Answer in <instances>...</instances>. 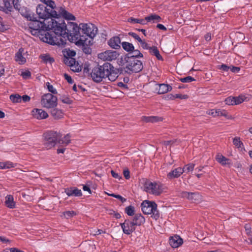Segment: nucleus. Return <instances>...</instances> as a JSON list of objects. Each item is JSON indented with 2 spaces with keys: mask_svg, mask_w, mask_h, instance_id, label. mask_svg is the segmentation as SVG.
Returning a JSON list of instances; mask_svg holds the SVG:
<instances>
[{
  "mask_svg": "<svg viewBox=\"0 0 252 252\" xmlns=\"http://www.w3.org/2000/svg\"><path fill=\"white\" fill-rule=\"evenodd\" d=\"M60 99L63 103L67 104H70L73 102V100L69 97L65 95H61Z\"/></svg>",
  "mask_w": 252,
  "mask_h": 252,
  "instance_id": "obj_40",
  "label": "nucleus"
},
{
  "mask_svg": "<svg viewBox=\"0 0 252 252\" xmlns=\"http://www.w3.org/2000/svg\"><path fill=\"white\" fill-rule=\"evenodd\" d=\"M36 13L39 19L44 20L52 18H58V12L56 10L48 9L46 6L40 4L36 7Z\"/></svg>",
  "mask_w": 252,
  "mask_h": 252,
  "instance_id": "obj_6",
  "label": "nucleus"
},
{
  "mask_svg": "<svg viewBox=\"0 0 252 252\" xmlns=\"http://www.w3.org/2000/svg\"><path fill=\"white\" fill-rule=\"evenodd\" d=\"M11 0H3V4L5 10H6V13H8L11 12L12 9V6L10 3Z\"/></svg>",
  "mask_w": 252,
  "mask_h": 252,
  "instance_id": "obj_37",
  "label": "nucleus"
},
{
  "mask_svg": "<svg viewBox=\"0 0 252 252\" xmlns=\"http://www.w3.org/2000/svg\"><path fill=\"white\" fill-rule=\"evenodd\" d=\"M70 142V135L69 134H67L63 138H59L58 143L67 145Z\"/></svg>",
  "mask_w": 252,
  "mask_h": 252,
  "instance_id": "obj_32",
  "label": "nucleus"
},
{
  "mask_svg": "<svg viewBox=\"0 0 252 252\" xmlns=\"http://www.w3.org/2000/svg\"><path fill=\"white\" fill-rule=\"evenodd\" d=\"M142 120L146 123H157L159 122H162L163 120V118L159 116H143L142 117Z\"/></svg>",
  "mask_w": 252,
  "mask_h": 252,
  "instance_id": "obj_23",
  "label": "nucleus"
},
{
  "mask_svg": "<svg viewBox=\"0 0 252 252\" xmlns=\"http://www.w3.org/2000/svg\"><path fill=\"white\" fill-rule=\"evenodd\" d=\"M150 54L152 55L155 56L157 59L158 60H163L162 56L160 55L159 52L158 48L156 46H152L149 49Z\"/></svg>",
  "mask_w": 252,
  "mask_h": 252,
  "instance_id": "obj_29",
  "label": "nucleus"
},
{
  "mask_svg": "<svg viewBox=\"0 0 252 252\" xmlns=\"http://www.w3.org/2000/svg\"><path fill=\"white\" fill-rule=\"evenodd\" d=\"M111 173L113 177L115 178V179H122V177L117 173H116L114 170L111 171Z\"/></svg>",
  "mask_w": 252,
  "mask_h": 252,
  "instance_id": "obj_57",
  "label": "nucleus"
},
{
  "mask_svg": "<svg viewBox=\"0 0 252 252\" xmlns=\"http://www.w3.org/2000/svg\"><path fill=\"white\" fill-rule=\"evenodd\" d=\"M141 209L145 214H152V217L157 220L159 217V213L157 210V204L154 201H144L141 205Z\"/></svg>",
  "mask_w": 252,
  "mask_h": 252,
  "instance_id": "obj_5",
  "label": "nucleus"
},
{
  "mask_svg": "<svg viewBox=\"0 0 252 252\" xmlns=\"http://www.w3.org/2000/svg\"><path fill=\"white\" fill-rule=\"evenodd\" d=\"M145 18L144 19H137V18H134L133 17H130L127 19V21L131 23H139L141 25H145L146 24V21Z\"/></svg>",
  "mask_w": 252,
  "mask_h": 252,
  "instance_id": "obj_34",
  "label": "nucleus"
},
{
  "mask_svg": "<svg viewBox=\"0 0 252 252\" xmlns=\"http://www.w3.org/2000/svg\"><path fill=\"white\" fill-rule=\"evenodd\" d=\"M145 20L148 22L153 21V22L155 23L160 22L161 20V18L159 15L152 14L146 16Z\"/></svg>",
  "mask_w": 252,
  "mask_h": 252,
  "instance_id": "obj_30",
  "label": "nucleus"
},
{
  "mask_svg": "<svg viewBox=\"0 0 252 252\" xmlns=\"http://www.w3.org/2000/svg\"><path fill=\"white\" fill-rule=\"evenodd\" d=\"M64 77L65 79L67 80V81L69 84H72L73 83V81L71 77L70 76L68 75L66 73H64Z\"/></svg>",
  "mask_w": 252,
  "mask_h": 252,
  "instance_id": "obj_58",
  "label": "nucleus"
},
{
  "mask_svg": "<svg viewBox=\"0 0 252 252\" xmlns=\"http://www.w3.org/2000/svg\"><path fill=\"white\" fill-rule=\"evenodd\" d=\"M9 98L13 103H20L22 101V97L18 94H11Z\"/></svg>",
  "mask_w": 252,
  "mask_h": 252,
  "instance_id": "obj_36",
  "label": "nucleus"
},
{
  "mask_svg": "<svg viewBox=\"0 0 252 252\" xmlns=\"http://www.w3.org/2000/svg\"><path fill=\"white\" fill-rule=\"evenodd\" d=\"M230 70L232 72L236 73V72H238L240 71V68L239 67L232 66L230 67Z\"/></svg>",
  "mask_w": 252,
  "mask_h": 252,
  "instance_id": "obj_60",
  "label": "nucleus"
},
{
  "mask_svg": "<svg viewBox=\"0 0 252 252\" xmlns=\"http://www.w3.org/2000/svg\"><path fill=\"white\" fill-rule=\"evenodd\" d=\"M169 244L172 248H178L181 246L183 243V239L178 235H175L171 237L169 241Z\"/></svg>",
  "mask_w": 252,
  "mask_h": 252,
  "instance_id": "obj_20",
  "label": "nucleus"
},
{
  "mask_svg": "<svg viewBox=\"0 0 252 252\" xmlns=\"http://www.w3.org/2000/svg\"><path fill=\"white\" fill-rule=\"evenodd\" d=\"M62 134L55 131H49L44 134V146L46 149H50L58 143Z\"/></svg>",
  "mask_w": 252,
  "mask_h": 252,
  "instance_id": "obj_4",
  "label": "nucleus"
},
{
  "mask_svg": "<svg viewBox=\"0 0 252 252\" xmlns=\"http://www.w3.org/2000/svg\"><path fill=\"white\" fill-rule=\"evenodd\" d=\"M58 12V17L62 16L64 18L68 20H75V17L71 13L68 12L64 9V8L60 7Z\"/></svg>",
  "mask_w": 252,
  "mask_h": 252,
  "instance_id": "obj_19",
  "label": "nucleus"
},
{
  "mask_svg": "<svg viewBox=\"0 0 252 252\" xmlns=\"http://www.w3.org/2000/svg\"><path fill=\"white\" fill-rule=\"evenodd\" d=\"M51 115L55 119H59L63 118V114L61 110L54 108L51 110Z\"/></svg>",
  "mask_w": 252,
  "mask_h": 252,
  "instance_id": "obj_28",
  "label": "nucleus"
},
{
  "mask_svg": "<svg viewBox=\"0 0 252 252\" xmlns=\"http://www.w3.org/2000/svg\"><path fill=\"white\" fill-rule=\"evenodd\" d=\"M5 206L10 209H13L16 207L15 202L14 201L13 196L12 195H7L5 197Z\"/></svg>",
  "mask_w": 252,
  "mask_h": 252,
  "instance_id": "obj_24",
  "label": "nucleus"
},
{
  "mask_svg": "<svg viewBox=\"0 0 252 252\" xmlns=\"http://www.w3.org/2000/svg\"><path fill=\"white\" fill-rule=\"evenodd\" d=\"M207 114L214 117L224 116L227 119H229L228 112L224 109H211L207 111Z\"/></svg>",
  "mask_w": 252,
  "mask_h": 252,
  "instance_id": "obj_15",
  "label": "nucleus"
},
{
  "mask_svg": "<svg viewBox=\"0 0 252 252\" xmlns=\"http://www.w3.org/2000/svg\"><path fill=\"white\" fill-rule=\"evenodd\" d=\"M123 174L126 179H129L130 178V172L128 170H124Z\"/></svg>",
  "mask_w": 252,
  "mask_h": 252,
  "instance_id": "obj_62",
  "label": "nucleus"
},
{
  "mask_svg": "<svg viewBox=\"0 0 252 252\" xmlns=\"http://www.w3.org/2000/svg\"><path fill=\"white\" fill-rule=\"evenodd\" d=\"M121 39L118 36H115L111 38L108 41V44L115 49H119L121 48Z\"/></svg>",
  "mask_w": 252,
  "mask_h": 252,
  "instance_id": "obj_18",
  "label": "nucleus"
},
{
  "mask_svg": "<svg viewBox=\"0 0 252 252\" xmlns=\"http://www.w3.org/2000/svg\"><path fill=\"white\" fill-rule=\"evenodd\" d=\"M12 3L14 8L19 10L20 8V5L19 2L16 1V0H12Z\"/></svg>",
  "mask_w": 252,
  "mask_h": 252,
  "instance_id": "obj_59",
  "label": "nucleus"
},
{
  "mask_svg": "<svg viewBox=\"0 0 252 252\" xmlns=\"http://www.w3.org/2000/svg\"><path fill=\"white\" fill-rule=\"evenodd\" d=\"M75 55L76 53L74 51L69 50L66 51V54L64 55V56H66L67 58H73Z\"/></svg>",
  "mask_w": 252,
  "mask_h": 252,
  "instance_id": "obj_55",
  "label": "nucleus"
},
{
  "mask_svg": "<svg viewBox=\"0 0 252 252\" xmlns=\"http://www.w3.org/2000/svg\"><path fill=\"white\" fill-rule=\"evenodd\" d=\"M83 51L84 53H85L86 54H90L92 52L91 49L88 46L84 47V48L83 49Z\"/></svg>",
  "mask_w": 252,
  "mask_h": 252,
  "instance_id": "obj_61",
  "label": "nucleus"
},
{
  "mask_svg": "<svg viewBox=\"0 0 252 252\" xmlns=\"http://www.w3.org/2000/svg\"><path fill=\"white\" fill-rule=\"evenodd\" d=\"M65 192L69 196H81L82 194L81 190L76 187L67 188L65 189Z\"/></svg>",
  "mask_w": 252,
  "mask_h": 252,
  "instance_id": "obj_21",
  "label": "nucleus"
},
{
  "mask_svg": "<svg viewBox=\"0 0 252 252\" xmlns=\"http://www.w3.org/2000/svg\"><path fill=\"white\" fill-rule=\"evenodd\" d=\"M124 69L128 74L140 72L143 68L142 62L132 57H126Z\"/></svg>",
  "mask_w": 252,
  "mask_h": 252,
  "instance_id": "obj_3",
  "label": "nucleus"
},
{
  "mask_svg": "<svg viewBox=\"0 0 252 252\" xmlns=\"http://www.w3.org/2000/svg\"><path fill=\"white\" fill-rule=\"evenodd\" d=\"M124 233L127 235L131 234L135 230V227L129 220H126L123 223L120 224Z\"/></svg>",
  "mask_w": 252,
  "mask_h": 252,
  "instance_id": "obj_14",
  "label": "nucleus"
},
{
  "mask_svg": "<svg viewBox=\"0 0 252 252\" xmlns=\"http://www.w3.org/2000/svg\"><path fill=\"white\" fill-rule=\"evenodd\" d=\"M76 215V213L74 211H67L63 212L61 217H64L65 219H68L73 217Z\"/></svg>",
  "mask_w": 252,
  "mask_h": 252,
  "instance_id": "obj_35",
  "label": "nucleus"
},
{
  "mask_svg": "<svg viewBox=\"0 0 252 252\" xmlns=\"http://www.w3.org/2000/svg\"><path fill=\"white\" fill-rule=\"evenodd\" d=\"M144 190L155 195H160L163 189V186L160 182H151L146 181L144 185Z\"/></svg>",
  "mask_w": 252,
  "mask_h": 252,
  "instance_id": "obj_7",
  "label": "nucleus"
},
{
  "mask_svg": "<svg viewBox=\"0 0 252 252\" xmlns=\"http://www.w3.org/2000/svg\"><path fill=\"white\" fill-rule=\"evenodd\" d=\"M63 62L64 63L69 66L71 70L74 72H79L81 70V66L78 62H76L73 58H67L65 56Z\"/></svg>",
  "mask_w": 252,
  "mask_h": 252,
  "instance_id": "obj_13",
  "label": "nucleus"
},
{
  "mask_svg": "<svg viewBox=\"0 0 252 252\" xmlns=\"http://www.w3.org/2000/svg\"><path fill=\"white\" fill-rule=\"evenodd\" d=\"M29 17L30 18V20L31 21L28 24L30 29H35L43 31V32L44 33V36L40 37L43 40L42 38L45 36L46 33H49L48 32H47V31H48V29H51V24H49L47 26L44 22H41L37 20L36 18L33 15L32 16H29Z\"/></svg>",
  "mask_w": 252,
  "mask_h": 252,
  "instance_id": "obj_8",
  "label": "nucleus"
},
{
  "mask_svg": "<svg viewBox=\"0 0 252 252\" xmlns=\"http://www.w3.org/2000/svg\"><path fill=\"white\" fill-rule=\"evenodd\" d=\"M172 90V87L170 85L162 84L159 86L158 94H163L170 91Z\"/></svg>",
  "mask_w": 252,
  "mask_h": 252,
  "instance_id": "obj_27",
  "label": "nucleus"
},
{
  "mask_svg": "<svg viewBox=\"0 0 252 252\" xmlns=\"http://www.w3.org/2000/svg\"><path fill=\"white\" fill-rule=\"evenodd\" d=\"M195 164L193 163H189L185 165V166L182 168L184 169V172H189L190 171H193L194 168Z\"/></svg>",
  "mask_w": 252,
  "mask_h": 252,
  "instance_id": "obj_43",
  "label": "nucleus"
},
{
  "mask_svg": "<svg viewBox=\"0 0 252 252\" xmlns=\"http://www.w3.org/2000/svg\"><path fill=\"white\" fill-rule=\"evenodd\" d=\"M80 29L82 35L85 34V36L91 38H93L96 35L97 32V27L92 23H81Z\"/></svg>",
  "mask_w": 252,
  "mask_h": 252,
  "instance_id": "obj_9",
  "label": "nucleus"
},
{
  "mask_svg": "<svg viewBox=\"0 0 252 252\" xmlns=\"http://www.w3.org/2000/svg\"><path fill=\"white\" fill-rule=\"evenodd\" d=\"M41 59L43 61V62L47 63H52L54 62V60L53 58H51L48 55H44L41 56Z\"/></svg>",
  "mask_w": 252,
  "mask_h": 252,
  "instance_id": "obj_41",
  "label": "nucleus"
},
{
  "mask_svg": "<svg viewBox=\"0 0 252 252\" xmlns=\"http://www.w3.org/2000/svg\"><path fill=\"white\" fill-rule=\"evenodd\" d=\"M24 51L23 49H19L18 52L16 54L15 56V61L18 62L20 64H23L26 62V60L25 57L22 55V53Z\"/></svg>",
  "mask_w": 252,
  "mask_h": 252,
  "instance_id": "obj_25",
  "label": "nucleus"
},
{
  "mask_svg": "<svg viewBox=\"0 0 252 252\" xmlns=\"http://www.w3.org/2000/svg\"><path fill=\"white\" fill-rule=\"evenodd\" d=\"M233 143L237 148H240L243 146V143L241 141L240 138L238 137H235L233 138Z\"/></svg>",
  "mask_w": 252,
  "mask_h": 252,
  "instance_id": "obj_39",
  "label": "nucleus"
},
{
  "mask_svg": "<svg viewBox=\"0 0 252 252\" xmlns=\"http://www.w3.org/2000/svg\"><path fill=\"white\" fill-rule=\"evenodd\" d=\"M180 80L183 83H189L195 80V79L191 76H188L184 78H181Z\"/></svg>",
  "mask_w": 252,
  "mask_h": 252,
  "instance_id": "obj_45",
  "label": "nucleus"
},
{
  "mask_svg": "<svg viewBox=\"0 0 252 252\" xmlns=\"http://www.w3.org/2000/svg\"><path fill=\"white\" fill-rule=\"evenodd\" d=\"M180 196L183 198H186L194 203H197L202 199L201 195L198 192H189L182 191Z\"/></svg>",
  "mask_w": 252,
  "mask_h": 252,
  "instance_id": "obj_12",
  "label": "nucleus"
},
{
  "mask_svg": "<svg viewBox=\"0 0 252 252\" xmlns=\"http://www.w3.org/2000/svg\"><path fill=\"white\" fill-rule=\"evenodd\" d=\"M128 35L132 36L133 38H134L135 40H136L138 42L141 41V38L136 33L133 32H129L128 33Z\"/></svg>",
  "mask_w": 252,
  "mask_h": 252,
  "instance_id": "obj_52",
  "label": "nucleus"
},
{
  "mask_svg": "<svg viewBox=\"0 0 252 252\" xmlns=\"http://www.w3.org/2000/svg\"><path fill=\"white\" fill-rule=\"evenodd\" d=\"M134 207L131 205L128 206L125 208V212L128 216H132L134 215Z\"/></svg>",
  "mask_w": 252,
  "mask_h": 252,
  "instance_id": "obj_42",
  "label": "nucleus"
},
{
  "mask_svg": "<svg viewBox=\"0 0 252 252\" xmlns=\"http://www.w3.org/2000/svg\"><path fill=\"white\" fill-rule=\"evenodd\" d=\"M140 44H141V47L144 49H148L149 50L150 48H151V47H150L149 46V45L148 44V43H147L145 40H142L141 39V41H139V42Z\"/></svg>",
  "mask_w": 252,
  "mask_h": 252,
  "instance_id": "obj_53",
  "label": "nucleus"
},
{
  "mask_svg": "<svg viewBox=\"0 0 252 252\" xmlns=\"http://www.w3.org/2000/svg\"><path fill=\"white\" fill-rule=\"evenodd\" d=\"M91 76L92 80L96 83H100L107 78L113 82L118 77L114 70V66L109 63H105L102 65H98L94 67L91 73Z\"/></svg>",
  "mask_w": 252,
  "mask_h": 252,
  "instance_id": "obj_2",
  "label": "nucleus"
},
{
  "mask_svg": "<svg viewBox=\"0 0 252 252\" xmlns=\"http://www.w3.org/2000/svg\"><path fill=\"white\" fill-rule=\"evenodd\" d=\"M121 44L123 48L127 52H131L134 49L132 43L127 42H123Z\"/></svg>",
  "mask_w": 252,
  "mask_h": 252,
  "instance_id": "obj_31",
  "label": "nucleus"
},
{
  "mask_svg": "<svg viewBox=\"0 0 252 252\" xmlns=\"http://www.w3.org/2000/svg\"><path fill=\"white\" fill-rule=\"evenodd\" d=\"M32 113L34 118L39 120L46 119L48 117L47 113L41 109H34Z\"/></svg>",
  "mask_w": 252,
  "mask_h": 252,
  "instance_id": "obj_17",
  "label": "nucleus"
},
{
  "mask_svg": "<svg viewBox=\"0 0 252 252\" xmlns=\"http://www.w3.org/2000/svg\"><path fill=\"white\" fill-rule=\"evenodd\" d=\"M14 164L10 161L0 162V169H6L14 167Z\"/></svg>",
  "mask_w": 252,
  "mask_h": 252,
  "instance_id": "obj_33",
  "label": "nucleus"
},
{
  "mask_svg": "<svg viewBox=\"0 0 252 252\" xmlns=\"http://www.w3.org/2000/svg\"><path fill=\"white\" fill-rule=\"evenodd\" d=\"M230 66H228L225 64H222L221 65H219L218 66V68L222 69L223 71H228L230 69Z\"/></svg>",
  "mask_w": 252,
  "mask_h": 252,
  "instance_id": "obj_51",
  "label": "nucleus"
},
{
  "mask_svg": "<svg viewBox=\"0 0 252 252\" xmlns=\"http://www.w3.org/2000/svg\"><path fill=\"white\" fill-rule=\"evenodd\" d=\"M51 28L53 34L47 33L43 41L51 45L59 46H64L67 40L70 42L75 43L77 45H87L86 38L80 33V25L74 22H68L66 24L64 21L61 22L51 19Z\"/></svg>",
  "mask_w": 252,
  "mask_h": 252,
  "instance_id": "obj_1",
  "label": "nucleus"
},
{
  "mask_svg": "<svg viewBox=\"0 0 252 252\" xmlns=\"http://www.w3.org/2000/svg\"><path fill=\"white\" fill-rule=\"evenodd\" d=\"M216 159L218 162L222 165H230L231 164L230 159L221 155H218Z\"/></svg>",
  "mask_w": 252,
  "mask_h": 252,
  "instance_id": "obj_26",
  "label": "nucleus"
},
{
  "mask_svg": "<svg viewBox=\"0 0 252 252\" xmlns=\"http://www.w3.org/2000/svg\"><path fill=\"white\" fill-rule=\"evenodd\" d=\"M244 101V96H239L238 97H234L235 105L239 104Z\"/></svg>",
  "mask_w": 252,
  "mask_h": 252,
  "instance_id": "obj_49",
  "label": "nucleus"
},
{
  "mask_svg": "<svg viewBox=\"0 0 252 252\" xmlns=\"http://www.w3.org/2000/svg\"><path fill=\"white\" fill-rule=\"evenodd\" d=\"M224 102L227 105H235L234 97H228L225 99Z\"/></svg>",
  "mask_w": 252,
  "mask_h": 252,
  "instance_id": "obj_47",
  "label": "nucleus"
},
{
  "mask_svg": "<svg viewBox=\"0 0 252 252\" xmlns=\"http://www.w3.org/2000/svg\"><path fill=\"white\" fill-rule=\"evenodd\" d=\"M184 172V169H182L181 167H178L169 172L167 175V177L169 180L177 178Z\"/></svg>",
  "mask_w": 252,
  "mask_h": 252,
  "instance_id": "obj_16",
  "label": "nucleus"
},
{
  "mask_svg": "<svg viewBox=\"0 0 252 252\" xmlns=\"http://www.w3.org/2000/svg\"><path fill=\"white\" fill-rule=\"evenodd\" d=\"M132 51L133 52V55L130 56V57H132L136 59H137V58H142L143 57V54L138 50L134 49Z\"/></svg>",
  "mask_w": 252,
  "mask_h": 252,
  "instance_id": "obj_44",
  "label": "nucleus"
},
{
  "mask_svg": "<svg viewBox=\"0 0 252 252\" xmlns=\"http://www.w3.org/2000/svg\"><path fill=\"white\" fill-rule=\"evenodd\" d=\"M165 99L166 100H173L175 99V95L168 94L165 96Z\"/></svg>",
  "mask_w": 252,
  "mask_h": 252,
  "instance_id": "obj_64",
  "label": "nucleus"
},
{
  "mask_svg": "<svg viewBox=\"0 0 252 252\" xmlns=\"http://www.w3.org/2000/svg\"><path fill=\"white\" fill-rule=\"evenodd\" d=\"M29 30L31 33L35 36H39L40 35L44 36V33L43 32V31H41L40 30L38 29H30L29 28Z\"/></svg>",
  "mask_w": 252,
  "mask_h": 252,
  "instance_id": "obj_38",
  "label": "nucleus"
},
{
  "mask_svg": "<svg viewBox=\"0 0 252 252\" xmlns=\"http://www.w3.org/2000/svg\"><path fill=\"white\" fill-rule=\"evenodd\" d=\"M22 76L24 79H28L31 76V73L29 71H25L22 72Z\"/></svg>",
  "mask_w": 252,
  "mask_h": 252,
  "instance_id": "obj_54",
  "label": "nucleus"
},
{
  "mask_svg": "<svg viewBox=\"0 0 252 252\" xmlns=\"http://www.w3.org/2000/svg\"><path fill=\"white\" fill-rule=\"evenodd\" d=\"M119 56V54L116 51L107 50L98 54L99 59L104 61H112L115 60Z\"/></svg>",
  "mask_w": 252,
  "mask_h": 252,
  "instance_id": "obj_11",
  "label": "nucleus"
},
{
  "mask_svg": "<svg viewBox=\"0 0 252 252\" xmlns=\"http://www.w3.org/2000/svg\"><path fill=\"white\" fill-rule=\"evenodd\" d=\"M145 221L144 217L141 214H136L134 216L132 223L134 225L140 226L143 224Z\"/></svg>",
  "mask_w": 252,
  "mask_h": 252,
  "instance_id": "obj_22",
  "label": "nucleus"
},
{
  "mask_svg": "<svg viewBox=\"0 0 252 252\" xmlns=\"http://www.w3.org/2000/svg\"><path fill=\"white\" fill-rule=\"evenodd\" d=\"M178 98L181 99H186L188 98V96L187 94L182 95L181 94H176L175 95V98Z\"/></svg>",
  "mask_w": 252,
  "mask_h": 252,
  "instance_id": "obj_56",
  "label": "nucleus"
},
{
  "mask_svg": "<svg viewBox=\"0 0 252 252\" xmlns=\"http://www.w3.org/2000/svg\"><path fill=\"white\" fill-rule=\"evenodd\" d=\"M45 4L50 7L52 10H55V9L56 8V5L55 2L52 0H48L46 2H45Z\"/></svg>",
  "mask_w": 252,
  "mask_h": 252,
  "instance_id": "obj_48",
  "label": "nucleus"
},
{
  "mask_svg": "<svg viewBox=\"0 0 252 252\" xmlns=\"http://www.w3.org/2000/svg\"><path fill=\"white\" fill-rule=\"evenodd\" d=\"M245 229L247 234L249 236H252V231L251 230L252 227L251 225L249 224H246L245 225Z\"/></svg>",
  "mask_w": 252,
  "mask_h": 252,
  "instance_id": "obj_50",
  "label": "nucleus"
},
{
  "mask_svg": "<svg viewBox=\"0 0 252 252\" xmlns=\"http://www.w3.org/2000/svg\"><path fill=\"white\" fill-rule=\"evenodd\" d=\"M46 86L49 92H51L53 94H57V91L56 89L54 88L53 85H51L50 83H46Z\"/></svg>",
  "mask_w": 252,
  "mask_h": 252,
  "instance_id": "obj_46",
  "label": "nucleus"
},
{
  "mask_svg": "<svg viewBox=\"0 0 252 252\" xmlns=\"http://www.w3.org/2000/svg\"><path fill=\"white\" fill-rule=\"evenodd\" d=\"M57 97L53 94L48 93L42 95L41 104L45 108H54L57 105Z\"/></svg>",
  "mask_w": 252,
  "mask_h": 252,
  "instance_id": "obj_10",
  "label": "nucleus"
},
{
  "mask_svg": "<svg viewBox=\"0 0 252 252\" xmlns=\"http://www.w3.org/2000/svg\"><path fill=\"white\" fill-rule=\"evenodd\" d=\"M22 97V101L24 102H28L30 100L31 97L28 95H24Z\"/></svg>",
  "mask_w": 252,
  "mask_h": 252,
  "instance_id": "obj_63",
  "label": "nucleus"
}]
</instances>
